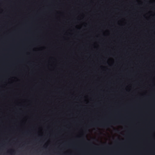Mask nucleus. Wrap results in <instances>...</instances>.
<instances>
[{"mask_svg": "<svg viewBox=\"0 0 155 155\" xmlns=\"http://www.w3.org/2000/svg\"><path fill=\"white\" fill-rule=\"evenodd\" d=\"M79 5L78 4V6ZM79 9V7H78V10ZM79 14V11L78 10V14ZM79 16L78 15V24L79 23ZM79 25H78V31L79 30ZM79 37V31H78V37ZM79 44V40L78 39V44ZM79 54V52H78V55ZM79 60V58L78 57V60ZM79 66V62H78V66ZM79 74V72L78 71V74ZM79 82V78H78V83Z\"/></svg>", "mask_w": 155, "mask_h": 155, "instance_id": "obj_1", "label": "nucleus"}, {"mask_svg": "<svg viewBox=\"0 0 155 155\" xmlns=\"http://www.w3.org/2000/svg\"><path fill=\"white\" fill-rule=\"evenodd\" d=\"M100 125H99L100 126V127H104L105 126L104 125H101V124H100Z\"/></svg>", "mask_w": 155, "mask_h": 155, "instance_id": "obj_2", "label": "nucleus"}]
</instances>
